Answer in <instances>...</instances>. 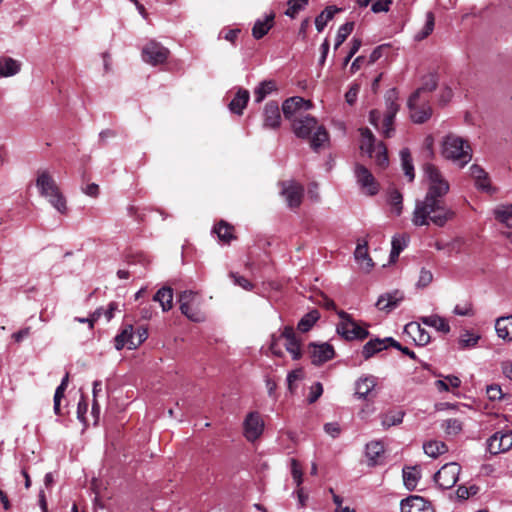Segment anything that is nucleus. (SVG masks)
Returning a JSON list of instances; mask_svg holds the SVG:
<instances>
[{"label":"nucleus","mask_w":512,"mask_h":512,"mask_svg":"<svg viewBox=\"0 0 512 512\" xmlns=\"http://www.w3.org/2000/svg\"><path fill=\"white\" fill-rule=\"evenodd\" d=\"M454 215L444 199L425 196L423 200L416 201L412 223L415 226H428L432 223L443 227Z\"/></svg>","instance_id":"nucleus-1"},{"label":"nucleus","mask_w":512,"mask_h":512,"mask_svg":"<svg viewBox=\"0 0 512 512\" xmlns=\"http://www.w3.org/2000/svg\"><path fill=\"white\" fill-rule=\"evenodd\" d=\"M36 187L40 195L45 197L58 212L61 214L67 212L66 200L49 172L46 170L38 172Z\"/></svg>","instance_id":"nucleus-2"},{"label":"nucleus","mask_w":512,"mask_h":512,"mask_svg":"<svg viewBox=\"0 0 512 512\" xmlns=\"http://www.w3.org/2000/svg\"><path fill=\"white\" fill-rule=\"evenodd\" d=\"M442 154L445 158L465 166L472 159V149L468 142L456 135H448L443 141Z\"/></svg>","instance_id":"nucleus-3"},{"label":"nucleus","mask_w":512,"mask_h":512,"mask_svg":"<svg viewBox=\"0 0 512 512\" xmlns=\"http://www.w3.org/2000/svg\"><path fill=\"white\" fill-rule=\"evenodd\" d=\"M361 142L360 149L368 154L370 158H374L376 164L380 168L388 166L389 160L387 156V148L383 142H376V139L368 128L360 129Z\"/></svg>","instance_id":"nucleus-4"},{"label":"nucleus","mask_w":512,"mask_h":512,"mask_svg":"<svg viewBox=\"0 0 512 512\" xmlns=\"http://www.w3.org/2000/svg\"><path fill=\"white\" fill-rule=\"evenodd\" d=\"M423 169L427 179V193L425 196L444 199L450 189L447 179L440 170L431 163H426Z\"/></svg>","instance_id":"nucleus-5"},{"label":"nucleus","mask_w":512,"mask_h":512,"mask_svg":"<svg viewBox=\"0 0 512 512\" xmlns=\"http://www.w3.org/2000/svg\"><path fill=\"white\" fill-rule=\"evenodd\" d=\"M181 313L194 322H201L205 319L199 309L198 294L192 290H185L179 294Z\"/></svg>","instance_id":"nucleus-6"},{"label":"nucleus","mask_w":512,"mask_h":512,"mask_svg":"<svg viewBox=\"0 0 512 512\" xmlns=\"http://www.w3.org/2000/svg\"><path fill=\"white\" fill-rule=\"evenodd\" d=\"M410 116L414 123H424L432 115L431 106L426 98L421 97V91H415L408 99Z\"/></svg>","instance_id":"nucleus-7"},{"label":"nucleus","mask_w":512,"mask_h":512,"mask_svg":"<svg viewBox=\"0 0 512 512\" xmlns=\"http://www.w3.org/2000/svg\"><path fill=\"white\" fill-rule=\"evenodd\" d=\"M341 322L337 325V333L346 340H363L368 336V331L356 323L349 314L344 311L339 313Z\"/></svg>","instance_id":"nucleus-8"},{"label":"nucleus","mask_w":512,"mask_h":512,"mask_svg":"<svg viewBox=\"0 0 512 512\" xmlns=\"http://www.w3.org/2000/svg\"><path fill=\"white\" fill-rule=\"evenodd\" d=\"M398 93L395 89H391L386 93L385 101H386V112L381 120L382 123V134L386 138H390L394 131L393 123L394 118L399 110V105L397 103Z\"/></svg>","instance_id":"nucleus-9"},{"label":"nucleus","mask_w":512,"mask_h":512,"mask_svg":"<svg viewBox=\"0 0 512 512\" xmlns=\"http://www.w3.org/2000/svg\"><path fill=\"white\" fill-rule=\"evenodd\" d=\"M460 472L461 466L458 463H446L434 474V481L440 488L450 489L457 483Z\"/></svg>","instance_id":"nucleus-10"},{"label":"nucleus","mask_w":512,"mask_h":512,"mask_svg":"<svg viewBox=\"0 0 512 512\" xmlns=\"http://www.w3.org/2000/svg\"><path fill=\"white\" fill-rule=\"evenodd\" d=\"M265 428L264 420L261 414L257 411L249 412L243 421V435L249 442L258 440Z\"/></svg>","instance_id":"nucleus-11"},{"label":"nucleus","mask_w":512,"mask_h":512,"mask_svg":"<svg viewBox=\"0 0 512 512\" xmlns=\"http://www.w3.org/2000/svg\"><path fill=\"white\" fill-rule=\"evenodd\" d=\"M312 106L311 101L305 100L299 96H294L284 101L282 111L284 117L293 122V119L303 116L304 112L310 110Z\"/></svg>","instance_id":"nucleus-12"},{"label":"nucleus","mask_w":512,"mask_h":512,"mask_svg":"<svg viewBox=\"0 0 512 512\" xmlns=\"http://www.w3.org/2000/svg\"><path fill=\"white\" fill-rule=\"evenodd\" d=\"M355 177L363 193L373 196L379 192V184L372 173L363 165L356 164Z\"/></svg>","instance_id":"nucleus-13"},{"label":"nucleus","mask_w":512,"mask_h":512,"mask_svg":"<svg viewBox=\"0 0 512 512\" xmlns=\"http://www.w3.org/2000/svg\"><path fill=\"white\" fill-rule=\"evenodd\" d=\"M169 55V50L156 41H150L142 49V58L153 66L163 64Z\"/></svg>","instance_id":"nucleus-14"},{"label":"nucleus","mask_w":512,"mask_h":512,"mask_svg":"<svg viewBox=\"0 0 512 512\" xmlns=\"http://www.w3.org/2000/svg\"><path fill=\"white\" fill-rule=\"evenodd\" d=\"M512 448V431L496 432L487 440V449L493 454L504 453Z\"/></svg>","instance_id":"nucleus-15"},{"label":"nucleus","mask_w":512,"mask_h":512,"mask_svg":"<svg viewBox=\"0 0 512 512\" xmlns=\"http://www.w3.org/2000/svg\"><path fill=\"white\" fill-rule=\"evenodd\" d=\"M317 127V119L307 114H304L301 117H296L292 122V128L295 135L303 139L310 138L312 131Z\"/></svg>","instance_id":"nucleus-16"},{"label":"nucleus","mask_w":512,"mask_h":512,"mask_svg":"<svg viewBox=\"0 0 512 512\" xmlns=\"http://www.w3.org/2000/svg\"><path fill=\"white\" fill-rule=\"evenodd\" d=\"M282 194L285 196L287 205L290 208H298L302 202L304 188L294 181L283 182Z\"/></svg>","instance_id":"nucleus-17"},{"label":"nucleus","mask_w":512,"mask_h":512,"mask_svg":"<svg viewBox=\"0 0 512 512\" xmlns=\"http://www.w3.org/2000/svg\"><path fill=\"white\" fill-rule=\"evenodd\" d=\"M308 349H309L312 364H314L316 366L322 365L323 363L331 360L335 355L333 346H331L328 343H322V344L311 343V344H309Z\"/></svg>","instance_id":"nucleus-18"},{"label":"nucleus","mask_w":512,"mask_h":512,"mask_svg":"<svg viewBox=\"0 0 512 512\" xmlns=\"http://www.w3.org/2000/svg\"><path fill=\"white\" fill-rule=\"evenodd\" d=\"M388 346L395 347L396 349H401V344L395 341L391 337H387L384 339H372L368 341L362 350L363 357L365 359H369L374 356L376 353L386 349Z\"/></svg>","instance_id":"nucleus-19"},{"label":"nucleus","mask_w":512,"mask_h":512,"mask_svg":"<svg viewBox=\"0 0 512 512\" xmlns=\"http://www.w3.org/2000/svg\"><path fill=\"white\" fill-rule=\"evenodd\" d=\"M280 338L285 339L284 346L292 356L293 360H299L302 357L301 342L297 338L294 328L291 326L284 327Z\"/></svg>","instance_id":"nucleus-20"},{"label":"nucleus","mask_w":512,"mask_h":512,"mask_svg":"<svg viewBox=\"0 0 512 512\" xmlns=\"http://www.w3.org/2000/svg\"><path fill=\"white\" fill-rule=\"evenodd\" d=\"M404 295L399 290L388 292L379 296L376 307L381 311L391 312L403 301Z\"/></svg>","instance_id":"nucleus-21"},{"label":"nucleus","mask_w":512,"mask_h":512,"mask_svg":"<svg viewBox=\"0 0 512 512\" xmlns=\"http://www.w3.org/2000/svg\"><path fill=\"white\" fill-rule=\"evenodd\" d=\"M401 512H433L428 501L420 496H410L401 501Z\"/></svg>","instance_id":"nucleus-22"},{"label":"nucleus","mask_w":512,"mask_h":512,"mask_svg":"<svg viewBox=\"0 0 512 512\" xmlns=\"http://www.w3.org/2000/svg\"><path fill=\"white\" fill-rule=\"evenodd\" d=\"M281 124V114L276 102H268L263 111V126L265 128L276 129Z\"/></svg>","instance_id":"nucleus-23"},{"label":"nucleus","mask_w":512,"mask_h":512,"mask_svg":"<svg viewBox=\"0 0 512 512\" xmlns=\"http://www.w3.org/2000/svg\"><path fill=\"white\" fill-rule=\"evenodd\" d=\"M470 174L474 180L475 186L487 193H493L495 189L491 186L488 173L477 164L470 167Z\"/></svg>","instance_id":"nucleus-24"},{"label":"nucleus","mask_w":512,"mask_h":512,"mask_svg":"<svg viewBox=\"0 0 512 512\" xmlns=\"http://www.w3.org/2000/svg\"><path fill=\"white\" fill-rule=\"evenodd\" d=\"M115 348L117 350L123 349L125 346L128 349H135L133 344H135V332L133 325L125 324L121 330V332L115 337Z\"/></svg>","instance_id":"nucleus-25"},{"label":"nucleus","mask_w":512,"mask_h":512,"mask_svg":"<svg viewBox=\"0 0 512 512\" xmlns=\"http://www.w3.org/2000/svg\"><path fill=\"white\" fill-rule=\"evenodd\" d=\"M274 18L275 14L270 12L269 14H266L263 19H258L252 28L253 37L255 39H261L264 37L273 27Z\"/></svg>","instance_id":"nucleus-26"},{"label":"nucleus","mask_w":512,"mask_h":512,"mask_svg":"<svg viewBox=\"0 0 512 512\" xmlns=\"http://www.w3.org/2000/svg\"><path fill=\"white\" fill-rule=\"evenodd\" d=\"M497 336L505 341H512V315L501 316L495 320Z\"/></svg>","instance_id":"nucleus-27"},{"label":"nucleus","mask_w":512,"mask_h":512,"mask_svg":"<svg viewBox=\"0 0 512 512\" xmlns=\"http://www.w3.org/2000/svg\"><path fill=\"white\" fill-rule=\"evenodd\" d=\"M384 445L379 441H373L366 445V457L369 466H375L381 463L384 454Z\"/></svg>","instance_id":"nucleus-28"},{"label":"nucleus","mask_w":512,"mask_h":512,"mask_svg":"<svg viewBox=\"0 0 512 512\" xmlns=\"http://www.w3.org/2000/svg\"><path fill=\"white\" fill-rule=\"evenodd\" d=\"M421 322L429 327L434 328L435 330L442 332V333H448L450 332V326L447 320L439 315H429V316H423L420 318Z\"/></svg>","instance_id":"nucleus-29"},{"label":"nucleus","mask_w":512,"mask_h":512,"mask_svg":"<svg viewBox=\"0 0 512 512\" xmlns=\"http://www.w3.org/2000/svg\"><path fill=\"white\" fill-rule=\"evenodd\" d=\"M249 97L250 95L247 90L239 89L229 104V109L231 112L241 115L249 101Z\"/></svg>","instance_id":"nucleus-30"},{"label":"nucleus","mask_w":512,"mask_h":512,"mask_svg":"<svg viewBox=\"0 0 512 512\" xmlns=\"http://www.w3.org/2000/svg\"><path fill=\"white\" fill-rule=\"evenodd\" d=\"M155 302H158L164 312L169 311L173 306V290L170 287H162L153 297Z\"/></svg>","instance_id":"nucleus-31"},{"label":"nucleus","mask_w":512,"mask_h":512,"mask_svg":"<svg viewBox=\"0 0 512 512\" xmlns=\"http://www.w3.org/2000/svg\"><path fill=\"white\" fill-rule=\"evenodd\" d=\"M376 386V378L373 376H366L360 378L356 382L355 386V395L359 398H366L368 394L374 389Z\"/></svg>","instance_id":"nucleus-32"},{"label":"nucleus","mask_w":512,"mask_h":512,"mask_svg":"<svg viewBox=\"0 0 512 512\" xmlns=\"http://www.w3.org/2000/svg\"><path fill=\"white\" fill-rule=\"evenodd\" d=\"M423 450L427 456L437 458L448 452V447L443 441L429 440L423 444Z\"/></svg>","instance_id":"nucleus-33"},{"label":"nucleus","mask_w":512,"mask_h":512,"mask_svg":"<svg viewBox=\"0 0 512 512\" xmlns=\"http://www.w3.org/2000/svg\"><path fill=\"white\" fill-rule=\"evenodd\" d=\"M354 256L355 259L362 265L364 270L370 271L373 268L374 263L368 254V245L366 242L363 244L359 243L357 245Z\"/></svg>","instance_id":"nucleus-34"},{"label":"nucleus","mask_w":512,"mask_h":512,"mask_svg":"<svg viewBox=\"0 0 512 512\" xmlns=\"http://www.w3.org/2000/svg\"><path fill=\"white\" fill-rule=\"evenodd\" d=\"M20 71V63L13 58L3 57L0 58V76L10 77L14 76Z\"/></svg>","instance_id":"nucleus-35"},{"label":"nucleus","mask_w":512,"mask_h":512,"mask_svg":"<svg viewBox=\"0 0 512 512\" xmlns=\"http://www.w3.org/2000/svg\"><path fill=\"white\" fill-rule=\"evenodd\" d=\"M495 219L512 228V204H501L494 209Z\"/></svg>","instance_id":"nucleus-36"},{"label":"nucleus","mask_w":512,"mask_h":512,"mask_svg":"<svg viewBox=\"0 0 512 512\" xmlns=\"http://www.w3.org/2000/svg\"><path fill=\"white\" fill-rule=\"evenodd\" d=\"M310 137L311 148L315 151L321 147H324V145L329 141L328 132L322 125H318V127L314 130L313 135L311 134Z\"/></svg>","instance_id":"nucleus-37"},{"label":"nucleus","mask_w":512,"mask_h":512,"mask_svg":"<svg viewBox=\"0 0 512 512\" xmlns=\"http://www.w3.org/2000/svg\"><path fill=\"white\" fill-rule=\"evenodd\" d=\"M274 90H276V84L273 80L262 81L254 90L255 101L262 102Z\"/></svg>","instance_id":"nucleus-38"},{"label":"nucleus","mask_w":512,"mask_h":512,"mask_svg":"<svg viewBox=\"0 0 512 512\" xmlns=\"http://www.w3.org/2000/svg\"><path fill=\"white\" fill-rule=\"evenodd\" d=\"M388 203L391 207V213L400 216L403 211V197L398 190L392 189L389 191Z\"/></svg>","instance_id":"nucleus-39"},{"label":"nucleus","mask_w":512,"mask_h":512,"mask_svg":"<svg viewBox=\"0 0 512 512\" xmlns=\"http://www.w3.org/2000/svg\"><path fill=\"white\" fill-rule=\"evenodd\" d=\"M420 479V471L417 467H406L403 469V480L409 490L416 488Z\"/></svg>","instance_id":"nucleus-40"},{"label":"nucleus","mask_w":512,"mask_h":512,"mask_svg":"<svg viewBox=\"0 0 512 512\" xmlns=\"http://www.w3.org/2000/svg\"><path fill=\"white\" fill-rule=\"evenodd\" d=\"M338 11L339 9H337L334 6H329L325 8L315 19V26L317 31H323L328 21H330L334 17L335 13Z\"/></svg>","instance_id":"nucleus-41"},{"label":"nucleus","mask_w":512,"mask_h":512,"mask_svg":"<svg viewBox=\"0 0 512 512\" xmlns=\"http://www.w3.org/2000/svg\"><path fill=\"white\" fill-rule=\"evenodd\" d=\"M402 168L406 177H408L409 181L412 182L414 180V166L412 163V157L409 149H402L400 152Z\"/></svg>","instance_id":"nucleus-42"},{"label":"nucleus","mask_w":512,"mask_h":512,"mask_svg":"<svg viewBox=\"0 0 512 512\" xmlns=\"http://www.w3.org/2000/svg\"><path fill=\"white\" fill-rule=\"evenodd\" d=\"M479 340V334H475L470 331H464L463 333H461L458 340L459 349L465 350L473 348L478 344Z\"/></svg>","instance_id":"nucleus-43"},{"label":"nucleus","mask_w":512,"mask_h":512,"mask_svg":"<svg viewBox=\"0 0 512 512\" xmlns=\"http://www.w3.org/2000/svg\"><path fill=\"white\" fill-rule=\"evenodd\" d=\"M414 333V340L418 345L424 346L430 342V335L419 324L410 323L407 326Z\"/></svg>","instance_id":"nucleus-44"},{"label":"nucleus","mask_w":512,"mask_h":512,"mask_svg":"<svg viewBox=\"0 0 512 512\" xmlns=\"http://www.w3.org/2000/svg\"><path fill=\"white\" fill-rule=\"evenodd\" d=\"M434 25H435L434 14H433V12L428 11L425 15V24H424L423 28L415 36L416 40L420 41V40H423L426 37H428L433 32Z\"/></svg>","instance_id":"nucleus-45"},{"label":"nucleus","mask_w":512,"mask_h":512,"mask_svg":"<svg viewBox=\"0 0 512 512\" xmlns=\"http://www.w3.org/2000/svg\"><path fill=\"white\" fill-rule=\"evenodd\" d=\"M434 25H435L434 14H433V12L428 11L425 15V24H424L423 28L415 36L416 40L420 41V40H423L426 37H428L433 32Z\"/></svg>","instance_id":"nucleus-46"},{"label":"nucleus","mask_w":512,"mask_h":512,"mask_svg":"<svg viewBox=\"0 0 512 512\" xmlns=\"http://www.w3.org/2000/svg\"><path fill=\"white\" fill-rule=\"evenodd\" d=\"M319 318V313L317 310H313L306 315H304L301 320L298 323V330L301 332H307L309 331L313 325L316 323V321Z\"/></svg>","instance_id":"nucleus-47"},{"label":"nucleus","mask_w":512,"mask_h":512,"mask_svg":"<svg viewBox=\"0 0 512 512\" xmlns=\"http://www.w3.org/2000/svg\"><path fill=\"white\" fill-rule=\"evenodd\" d=\"M354 29V23L353 22H346L345 24L341 25L337 31L336 39H335V45L334 49L337 50L347 39V37L352 33Z\"/></svg>","instance_id":"nucleus-48"},{"label":"nucleus","mask_w":512,"mask_h":512,"mask_svg":"<svg viewBox=\"0 0 512 512\" xmlns=\"http://www.w3.org/2000/svg\"><path fill=\"white\" fill-rule=\"evenodd\" d=\"M214 231L223 242L229 243L234 238L233 227L226 222L221 221L215 226Z\"/></svg>","instance_id":"nucleus-49"},{"label":"nucleus","mask_w":512,"mask_h":512,"mask_svg":"<svg viewBox=\"0 0 512 512\" xmlns=\"http://www.w3.org/2000/svg\"><path fill=\"white\" fill-rule=\"evenodd\" d=\"M404 417L403 411L389 412L382 416V425L384 428H390L402 423Z\"/></svg>","instance_id":"nucleus-50"},{"label":"nucleus","mask_w":512,"mask_h":512,"mask_svg":"<svg viewBox=\"0 0 512 512\" xmlns=\"http://www.w3.org/2000/svg\"><path fill=\"white\" fill-rule=\"evenodd\" d=\"M442 428L448 435H457L462 431L463 425L460 420L451 418L443 422Z\"/></svg>","instance_id":"nucleus-51"},{"label":"nucleus","mask_w":512,"mask_h":512,"mask_svg":"<svg viewBox=\"0 0 512 512\" xmlns=\"http://www.w3.org/2000/svg\"><path fill=\"white\" fill-rule=\"evenodd\" d=\"M308 1L309 0H289L285 14L291 18H295L299 11L308 4Z\"/></svg>","instance_id":"nucleus-52"},{"label":"nucleus","mask_w":512,"mask_h":512,"mask_svg":"<svg viewBox=\"0 0 512 512\" xmlns=\"http://www.w3.org/2000/svg\"><path fill=\"white\" fill-rule=\"evenodd\" d=\"M291 475L297 487H300L303 482V473L299 462L296 459H291Z\"/></svg>","instance_id":"nucleus-53"},{"label":"nucleus","mask_w":512,"mask_h":512,"mask_svg":"<svg viewBox=\"0 0 512 512\" xmlns=\"http://www.w3.org/2000/svg\"><path fill=\"white\" fill-rule=\"evenodd\" d=\"M406 241L402 237H394L392 239V249L390 253V258L392 261H394L395 258H397L400 254V252L405 248Z\"/></svg>","instance_id":"nucleus-54"},{"label":"nucleus","mask_w":512,"mask_h":512,"mask_svg":"<svg viewBox=\"0 0 512 512\" xmlns=\"http://www.w3.org/2000/svg\"><path fill=\"white\" fill-rule=\"evenodd\" d=\"M486 394L489 400L496 401L501 400L505 397L501 387L498 384H492L487 386Z\"/></svg>","instance_id":"nucleus-55"},{"label":"nucleus","mask_w":512,"mask_h":512,"mask_svg":"<svg viewBox=\"0 0 512 512\" xmlns=\"http://www.w3.org/2000/svg\"><path fill=\"white\" fill-rule=\"evenodd\" d=\"M102 391V382L100 380H96L93 382V403H92V413L96 416L100 413V406L97 401L98 394Z\"/></svg>","instance_id":"nucleus-56"},{"label":"nucleus","mask_w":512,"mask_h":512,"mask_svg":"<svg viewBox=\"0 0 512 512\" xmlns=\"http://www.w3.org/2000/svg\"><path fill=\"white\" fill-rule=\"evenodd\" d=\"M229 276L233 280L235 285L240 286L244 290L250 291L254 287L253 284L248 279L237 273L231 272Z\"/></svg>","instance_id":"nucleus-57"},{"label":"nucleus","mask_w":512,"mask_h":512,"mask_svg":"<svg viewBox=\"0 0 512 512\" xmlns=\"http://www.w3.org/2000/svg\"><path fill=\"white\" fill-rule=\"evenodd\" d=\"M433 280V274L430 270L422 268L419 274V279L417 281V287L425 288L427 287Z\"/></svg>","instance_id":"nucleus-58"},{"label":"nucleus","mask_w":512,"mask_h":512,"mask_svg":"<svg viewBox=\"0 0 512 512\" xmlns=\"http://www.w3.org/2000/svg\"><path fill=\"white\" fill-rule=\"evenodd\" d=\"M371 10L374 13L388 12L391 0H372Z\"/></svg>","instance_id":"nucleus-59"},{"label":"nucleus","mask_w":512,"mask_h":512,"mask_svg":"<svg viewBox=\"0 0 512 512\" xmlns=\"http://www.w3.org/2000/svg\"><path fill=\"white\" fill-rule=\"evenodd\" d=\"M323 393V386L320 382H316L314 383L311 387H310V393L308 395V402L310 404L316 402L319 397L322 395Z\"/></svg>","instance_id":"nucleus-60"},{"label":"nucleus","mask_w":512,"mask_h":512,"mask_svg":"<svg viewBox=\"0 0 512 512\" xmlns=\"http://www.w3.org/2000/svg\"><path fill=\"white\" fill-rule=\"evenodd\" d=\"M477 492H478V487H476L474 485L470 486V487L459 486L456 491V494H457V497L460 499H468L470 496L475 495Z\"/></svg>","instance_id":"nucleus-61"},{"label":"nucleus","mask_w":512,"mask_h":512,"mask_svg":"<svg viewBox=\"0 0 512 512\" xmlns=\"http://www.w3.org/2000/svg\"><path fill=\"white\" fill-rule=\"evenodd\" d=\"M102 316V309L99 308L97 310H95L89 317L87 318H80V317H77L75 318L76 321L80 322V323H88L89 324V328L90 329H93L94 327V323Z\"/></svg>","instance_id":"nucleus-62"},{"label":"nucleus","mask_w":512,"mask_h":512,"mask_svg":"<svg viewBox=\"0 0 512 512\" xmlns=\"http://www.w3.org/2000/svg\"><path fill=\"white\" fill-rule=\"evenodd\" d=\"M358 92L359 87L357 85L352 86L345 94L346 102L350 105L354 104L357 99Z\"/></svg>","instance_id":"nucleus-63"},{"label":"nucleus","mask_w":512,"mask_h":512,"mask_svg":"<svg viewBox=\"0 0 512 512\" xmlns=\"http://www.w3.org/2000/svg\"><path fill=\"white\" fill-rule=\"evenodd\" d=\"M502 373L505 377L512 380V361L506 360L501 363Z\"/></svg>","instance_id":"nucleus-64"}]
</instances>
